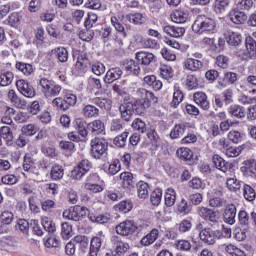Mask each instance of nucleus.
<instances>
[{"label": "nucleus", "mask_w": 256, "mask_h": 256, "mask_svg": "<svg viewBox=\"0 0 256 256\" xmlns=\"http://www.w3.org/2000/svg\"><path fill=\"white\" fill-rule=\"evenodd\" d=\"M137 95L141 97V99L136 101L134 111H136L137 115H145L149 107H151V102L157 103V97H155L153 92L144 88H139Z\"/></svg>", "instance_id": "nucleus-1"}, {"label": "nucleus", "mask_w": 256, "mask_h": 256, "mask_svg": "<svg viewBox=\"0 0 256 256\" xmlns=\"http://www.w3.org/2000/svg\"><path fill=\"white\" fill-rule=\"evenodd\" d=\"M38 89L43 93L46 99H53V97H57L59 93H61L63 88L61 85L55 83V81L41 77L38 79Z\"/></svg>", "instance_id": "nucleus-2"}, {"label": "nucleus", "mask_w": 256, "mask_h": 256, "mask_svg": "<svg viewBox=\"0 0 256 256\" xmlns=\"http://www.w3.org/2000/svg\"><path fill=\"white\" fill-rule=\"evenodd\" d=\"M216 29L217 26L215 20L201 15L196 18L192 25V31H194V33H199L200 35L202 33H213Z\"/></svg>", "instance_id": "nucleus-3"}, {"label": "nucleus", "mask_w": 256, "mask_h": 256, "mask_svg": "<svg viewBox=\"0 0 256 256\" xmlns=\"http://www.w3.org/2000/svg\"><path fill=\"white\" fill-rule=\"evenodd\" d=\"M91 156L94 159H107L109 143L103 138L96 137L91 140Z\"/></svg>", "instance_id": "nucleus-4"}, {"label": "nucleus", "mask_w": 256, "mask_h": 256, "mask_svg": "<svg viewBox=\"0 0 256 256\" xmlns=\"http://www.w3.org/2000/svg\"><path fill=\"white\" fill-rule=\"evenodd\" d=\"M52 103L54 107H57L60 111H67L70 107L77 105V96L73 93H68L64 98H55Z\"/></svg>", "instance_id": "nucleus-5"}, {"label": "nucleus", "mask_w": 256, "mask_h": 256, "mask_svg": "<svg viewBox=\"0 0 256 256\" xmlns=\"http://www.w3.org/2000/svg\"><path fill=\"white\" fill-rule=\"evenodd\" d=\"M85 215H87V208L79 205L70 207L63 212L64 219H68L70 221H81Z\"/></svg>", "instance_id": "nucleus-6"}, {"label": "nucleus", "mask_w": 256, "mask_h": 256, "mask_svg": "<svg viewBox=\"0 0 256 256\" xmlns=\"http://www.w3.org/2000/svg\"><path fill=\"white\" fill-rule=\"evenodd\" d=\"M105 241V234L102 231L98 232L96 236L92 237L90 241V249L88 256H97L99 251H101V246Z\"/></svg>", "instance_id": "nucleus-7"}, {"label": "nucleus", "mask_w": 256, "mask_h": 256, "mask_svg": "<svg viewBox=\"0 0 256 256\" xmlns=\"http://www.w3.org/2000/svg\"><path fill=\"white\" fill-rule=\"evenodd\" d=\"M16 87L18 91H20V93L24 95V97H28V98L35 97V88H33V86L29 83V81H26L23 79L17 80Z\"/></svg>", "instance_id": "nucleus-8"}, {"label": "nucleus", "mask_w": 256, "mask_h": 256, "mask_svg": "<svg viewBox=\"0 0 256 256\" xmlns=\"http://www.w3.org/2000/svg\"><path fill=\"white\" fill-rule=\"evenodd\" d=\"M135 229V222L131 220H126L116 226V233L118 235H121L122 237H127V235L135 233Z\"/></svg>", "instance_id": "nucleus-9"}, {"label": "nucleus", "mask_w": 256, "mask_h": 256, "mask_svg": "<svg viewBox=\"0 0 256 256\" xmlns=\"http://www.w3.org/2000/svg\"><path fill=\"white\" fill-rule=\"evenodd\" d=\"M193 129L190 123L184 122L180 124H176L174 128L170 132L171 139H179L181 135H185V133H189Z\"/></svg>", "instance_id": "nucleus-10"}, {"label": "nucleus", "mask_w": 256, "mask_h": 256, "mask_svg": "<svg viewBox=\"0 0 256 256\" xmlns=\"http://www.w3.org/2000/svg\"><path fill=\"white\" fill-rule=\"evenodd\" d=\"M200 240L206 245H215L217 241V230L213 231L211 228H205L199 233Z\"/></svg>", "instance_id": "nucleus-11"}, {"label": "nucleus", "mask_w": 256, "mask_h": 256, "mask_svg": "<svg viewBox=\"0 0 256 256\" xmlns=\"http://www.w3.org/2000/svg\"><path fill=\"white\" fill-rule=\"evenodd\" d=\"M240 171L245 177H256V160L249 159L242 163Z\"/></svg>", "instance_id": "nucleus-12"}, {"label": "nucleus", "mask_w": 256, "mask_h": 256, "mask_svg": "<svg viewBox=\"0 0 256 256\" xmlns=\"http://www.w3.org/2000/svg\"><path fill=\"white\" fill-rule=\"evenodd\" d=\"M236 217H237V206H235V204H228L223 214L224 221L228 225H235Z\"/></svg>", "instance_id": "nucleus-13"}, {"label": "nucleus", "mask_w": 256, "mask_h": 256, "mask_svg": "<svg viewBox=\"0 0 256 256\" xmlns=\"http://www.w3.org/2000/svg\"><path fill=\"white\" fill-rule=\"evenodd\" d=\"M119 111L123 121H131V117L135 113V106L131 102H126L120 105Z\"/></svg>", "instance_id": "nucleus-14"}, {"label": "nucleus", "mask_w": 256, "mask_h": 256, "mask_svg": "<svg viewBox=\"0 0 256 256\" xmlns=\"http://www.w3.org/2000/svg\"><path fill=\"white\" fill-rule=\"evenodd\" d=\"M230 21L235 25H243L245 21H247V13L239 10L238 8H234L229 13Z\"/></svg>", "instance_id": "nucleus-15"}, {"label": "nucleus", "mask_w": 256, "mask_h": 256, "mask_svg": "<svg viewBox=\"0 0 256 256\" xmlns=\"http://www.w3.org/2000/svg\"><path fill=\"white\" fill-rule=\"evenodd\" d=\"M15 116V109L9 106H3L1 109V123L4 125H13V117Z\"/></svg>", "instance_id": "nucleus-16"}, {"label": "nucleus", "mask_w": 256, "mask_h": 256, "mask_svg": "<svg viewBox=\"0 0 256 256\" xmlns=\"http://www.w3.org/2000/svg\"><path fill=\"white\" fill-rule=\"evenodd\" d=\"M122 21H129V23H133L134 25H143L145 21H147V16L142 13H134L122 16Z\"/></svg>", "instance_id": "nucleus-17"}, {"label": "nucleus", "mask_w": 256, "mask_h": 256, "mask_svg": "<svg viewBox=\"0 0 256 256\" xmlns=\"http://www.w3.org/2000/svg\"><path fill=\"white\" fill-rule=\"evenodd\" d=\"M92 135H105V124L101 120H94L87 125Z\"/></svg>", "instance_id": "nucleus-18"}, {"label": "nucleus", "mask_w": 256, "mask_h": 256, "mask_svg": "<svg viewBox=\"0 0 256 256\" xmlns=\"http://www.w3.org/2000/svg\"><path fill=\"white\" fill-rule=\"evenodd\" d=\"M111 243L116 250L117 255H121V253H126V251H129V244L121 241L119 236H112Z\"/></svg>", "instance_id": "nucleus-19"}, {"label": "nucleus", "mask_w": 256, "mask_h": 256, "mask_svg": "<svg viewBox=\"0 0 256 256\" xmlns=\"http://www.w3.org/2000/svg\"><path fill=\"white\" fill-rule=\"evenodd\" d=\"M135 58L140 65H151L155 61V55L145 51L137 52Z\"/></svg>", "instance_id": "nucleus-20"}, {"label": "nucleus", "mask_w": 256, "mask_h": 256, "mask_svg": "<svg viewBox=\"0 0 256 256\" xmlns=\"http://www.w3.org/2000/svg\"><path fill=\"white\" fill-rule=\"evenodd\" d=\"M119 177L124 189H133L135 187V177L131 172H122Z\"/></svg>", "instance_id": "nucleus-21"}, {"label": "nucleus", "mask_w": 256, "mask_h": 256, "mask_svg": "<svg viewBox=\"0 0 256 256\" xmlns=\"http://www.w3.org/2000/svg\"><path fill=\"white\" fill-rule=\"evenodd\" d=\"M184 67L188 71H201L203 69L204 64L203 61L197 60L195 58H187L184 62Z\"/></svg>", "instance_id": "nucleus-22"}, {"label": "nucleus", "mask_w": 256, "mask_h": 256, "mask_svg": "<svg viewBox=\"0 0 256 256\" xmlns=\"http://www.w3.org/2000/svg\"><path fill=\"white\" fill-rule=\"evenodd\" d=\"M123 75V71L121 68H111L106 72V75L104 77L105 83H114V81H117V79H120Z\"/></svg>", "instance_id": "nucleus-23"}, {"label": "nucleus", "mask_w": 256, "mask_h": 256, "mask_svg": "<svg viewBox=\"0 0 256 256\" xmlns=\"http://www.w3.org/2000/svg\"><path fill=\"white\" fill-rule=\"evenodd\" d=\"M194 101L196 105H199L203 111H209V100H207V94L204 92L194 93Z\"/></svg>", "instance_id": "nucleus-24"}, {"label": "nucleus", "mask_w": 256, "mask_h": 256, "mask_svg": "<svg viewBox=\"0 0 256 256\" xmlns=\"http://www.w3.org/2000/svg\"><path fill=\"white\" fill-rule=\"evenodd\" d=\"M163 31L164 33H166V35H169V37L178 38L183 37V35H185V28L178 26L166 25L163 27Z\"/></svg>", "instance_id": "nucleus-25"}, {"label": "nucleus", "mask_w": 256, "mask_h": 256, "mask_svg": "<svg viewBox=\"0 0 256 256\" xmlns=\"http://www.w3.org/2000/svg\"><path fill=\"white\" fill-rule=\"evenodd\" d=\"M52 55H55L56 59L60 63H67V61H69V51L65 47H58L53 49Z\"/></svg>", "instance_id": "nucleus-26"}, {"label": "nucleus", "mask_w": 256, "mask_h": 256, "mask_svg": "<svg viewBox=\"0 0 256 256\" xmlns=\"http://www.w3.org/2000/svg\"><path fill=\"white\" fill-rule=\"evenodd\" d=\"M159 237V230L158 229H152L150 233H148L146 236H144L140 243L144 247H148V245H152V243H155L157 241V238Z\"/></svg>", "instance_id": "nucleus-27"}, {"label": "nucleus", "mask_w": 256, "mask_h": 256, "mask_svg": "<svg viewBox=\"0 0 256 256\" xmlns=\"http://www.w3.org/2000/svg\"><path fill=\"white\" fill-rule=\"evenodd\" d=\"M226 41L232 47H237V45L241 44L242 37L238 32L228 31L226 33Z\"/></svg>", "instance_id": "nucleus-28"}, {"label": "nucleus", "mask_w": 256, "mask_h": 256, "mask_svg": "<svg viewBox=\"0 0 256 256\" xmlns=\"http://www.w3.org/2000/svg\"><path fill=\"white\" fill-rule=\"evenodd\" d=\"M187 19H189V13L184 10H176L171 14V20L174 23H187Z\"/></svg>", "instance_id": "nucleus-29"}, {"label": "nucleus", "mask_w": 256, "mask_h": 256, "mask_svg": "<svg viewBox=\"0 0 256 256\" xmlns=\"http://www.w3.org/2000/svg\"><path fill=\"white\" fill-rule=\"evenodd\" d=\"M212 162L214 163L216 169H219V171H222L223 173H227V170L229 169V163H227L221 156L214 155Z\"/></svg>", "instance_id": "nucleus-30"}, {"label": "nucleus", "mask_w": 256, "mask_h": 256, "mask_svg": "<svg viewBox=\"0 0 256 256\" xmlns=\"http://www.w3.org/2000/svg\"><path fill=\"white\" fill-rule=\"evenodd\" d=\"M228 113L236 119H243L245 117V108L240 105H231L228 109Z\"/></svg>", "instance_id": "nucleus-31"}, {"label": "nucleus", "mask_w": 256, "mask_h": 256, "mask_svg": "<svg viewBox=\"0 0 256 256\" xmlns=\"http://www.w3.org/2000/svg\"><path fill=\"white\" fill-rule=\"evenodd\" d=\"M63 175H65V170L63 166L59 164H55L52 166L50 171V177L53 181H59V179H63Z\"/></svg>", "instance_id": "nucleus-32"}, {"label": "nucleus", "mask_w": 256, "mask_h": 256, "mask_svg": "<svg viewBox=\"0 0 256 256\" xmlns=\"http://www.w3.org/2000/svg\"><path fill=\"white\" fill-rule=\"evenodd\" d=\"M8 98L11 101V103L16 105L19 109H23V107H27V102L17 97V93H15V90H9Z\"/></svg>", "instance_id": "nucleus-33"}, {"label": "nucleus", "mask_w": 256, "mask_h": 256, "mask_svg": "<svg viewBox=\"0 0 256 256\" xmlns=\"http://www.w3.org/2000/svg\"><path fill=\"white\" fill-rule=\"evenodd\" d=\"M175 201H177V192L173 188H168L165 193V205L167 207H173Z\"/></svg>", "instance_id": "nucleus-34"}, {"label": "nucleus", "mask_w": 256, "mask_h": 256, "mask_svg": "<svg viewBox=\"0 0 256 256\" xmlns=\"http://www.w3.org/2000/svg\"><path fill=\"white\" fill-rule=\"evenodd\" d=\"M86 125H87V122H85V119L83 118H76L74 120V127H76L81 137H87L88 135V131L86 130Z\"/></svg>", "instance_id": "nucleus-35"}, {"label": "nucleus", "mask_w": 256, "mask_h": 256, "mask_svg": "<svg viewBox=\"0 0 256 256\" xmlns=\"http://www.w3.org/2000/svg\"><path fill=\"white\" fill-rule=\"evenodd\" d=\"M13 73L10 71H2L0 72V85L1 87H8V85H11L13 83Z\"/></svg>", "instance_id": "nucleus-36"}, {"label": "nucleus", "mask_w": 256, "mask_h": 256, "mask_svg": "<svg viewBox=\"0 0 256 256\" xmlns=\"http://www.w3.org/2000/svg\"><path fill=\"white\" fill-rule=\"evenodd\" d=\"M82 114L86 119H91L93 117H99V109L93 105H86L82 109Z\"/></svg>", "instance_id": "nucleus-37"}, {"label": "nucleus", "mask_w": 256, "mask_h": 256, "mask_svg": "<svg viewBox=\"0 0 256 256\" xmlns=\"http://www.w3.org/2000/svg\"><path fill=\"white\" fill-rule=\"evenodd\" d=\"M246 51L250 59H256V41L251 37L246 39Z\"/></svg>", "instance_id": "nucleus-38"}, {"label": "nucleus", "mask_w": 256, "mask_h": 256, "mask_svg": "<svg viewBox=\"0 0 256 256\" xmlns=\"http://www.w3.org/2000/svg\"><path fill=\"white\" fill-rule=\"evenodd\" d=\"M137 191L139 199H147L149 197V184L143 181L138 182Z\"/></svg>", "instance_id": "nucleus-39"}, {"label": "nucleus", "mask_w": 256, "mask_h": 256, "mask_svg": "<svg viewBox=\"0 0 256 256\" xmlns=\"http://www.w3.org/2000/svg\"><path fill=\"white\" fill-rule=\"evenodd\" d=\"M243 196H244V199H246V201H249V202L255 201V199H256L255 189L253 187H251V185H249V184H244Z\"/></svg>", "instance_id": "nucleus-40"}, {"label": "nucleus", "mask_w": 256, "mask_h": 256, "mask_svg": "<svg viewBox=\"0 0 256 256\" xmlns=\"http://www.w3.org/2000/svg\"><path fill=\"white\" fill-rule=\"evenodd\" d=\"M226 185L227 189H229V191H232L233 193H237V191L241 190V182L235 177L228 178L226 180Z\"/></svg>", "instance_id": "nucleus-41"}, {"label": "nucleus", "mask_w": 256, "mask_h": 256, "mask_svg": "<svg viewBox=\"0 0 256 256\" xmlns=\"http://www.w3.org/2000/svg\"><path fill=\"white\" fill-rule=\"evenodd\" d=\"M16 69L23 73L26 77H29L33 73V65L24 62H17Z\"/></svg>", "instance_id": "nucleus-42"}, {"label": "nucleus", "mask_w": 256, "mask_h": 256, "mask_svg": "<svg viewBox=\"0 0 256 256\" xmlns=\"http://www.w3.org/2000/svg\"><path fill=\"white\" fill-rule=\"evenodd\" d=\"M126 71H130L133 75H139L141 73V67L135 60H127L125 64Z\"/></svg>", "instance_id": "nucleus-43"}, {"label": "nucleus", "mask_w": 256, "mask_h": 256, "mask_svg": "<svg viewBox=\"0 0 256 256\" xmlns=\"http://www.w3.org/2000/svg\"><path fill=\"white\" fill-rule=\"evenodd\" d=\"M93 101L97 105V107H100V109H104L105 111H110L111 109L110 99L97 97V98H94Z\"/></svg>", "instance_id": "nucleus-44"}, {"label": "nucleus", "mask_w": 256, "mask_h": 256, "mask_svg": "<svg viewBox=\"0 0 256 256\" xmlns=\"http://www.w3.org/2000/svg\"><path fill=\"white\" fill-rule=\"evenodd\" d=\"M0 137L6 141V143H11L13 141V132L9 126H3L0 128Z\"/></svg>", "instance_id": "nucleus-45"}, {"label": "nucleus", "mask_w": 256, "mask_h": 256, "mask_svg": "<svg viewBox=\"0 0 256 256\" xmlns=\"http://www.w3.org/2000/svg\"><path fill=\"white\" fill-rule=\"evenodd\" d=\"M231 4V0H215L214 9L216 13H223Z\"/></svg>", "instance_id": "nucleus-46"}, {"label": "nucleus", "mask_w": 256, "mask_h": 256, "mask_svg": "<svg viewBox=\"0 0 256 256\" xmlns=\"http://www.w3.org/2000/svg\"><path fill=\"white\" fill-rule=\"evenodd\" d=\"M84 189L86 191H90V193H101L105 190V186L95 184V183H92V182H86L84 184Z\"/></svg>", "instance_id": "nucleus-47"}, {"label": "nucleus", "mask_w": 256, "mask_h": 256, "mask_svg": "<svg viewBox=\"0 0 256 256\" xmlns=\"http://www.w3.org/2000/svg\"><path fill=\"white\" fill-rule=\"evenodd\" d=\"M162 197H163V190H161V188L155 189L150 196V201L152 205L157 207L161 203Z\"/></svg>", "instance_id": "nucleus-48"}, {"label": "nucleus", "mask_w": 256, "mask_h": 256, "mask_svg": "<svg viewBox=\"0 0 256 256\" xmlns=\"http://www.w3.org/2000/svg\"><path fill=\"white\" fill-rule=\"evenodd\" d=\"M15 220V215H13V212L9 210H5L0 215V221L4 225H11L13 221Z\"/></svg>", "instance_id": "nucleus-49"}, {"label": "nucleus", "mask_w": 256, "mask_h": 256, "mask_svg": "<svg viewBox=\"0 0 256 256\" xmlns=\"http://www.w3.org/2000/svg\"><path fill=\"white\" fill-rule=\"evenodd\" d=\"M176 153L179 159L183 161H189V159L193 158V152L189 148L182 147L178 149Z\"/></svg>", "instance_id": "nucleus-50"}, {"label": "nucleus", "mask_w": 256, "mask_h": 256, "mask_svg": "<svg viewBox=\"0 0 256 256\" xmlns=\"http://www.w3.org/2000/svg\"><path fill=\"white\" fill-rule=\"evenodd\" d=\"M61 235L63 239L73 237V226L67 222H63L61 225Z\"/></svg>", "instance_id": "nucleus-51"}, {"label": "nucleus", "mask_w": 256, "mask_h": 256, "mask_svg": "<svg viewBox=\"0 0 256 256\" xmlns=\"http://www.w3.org/2000/svg\"><path fill=\"white\" fill-rule=\"evenodd\" d=\"M42 227L45 229V231H47V233H53L57 230L53 220H51L49 217H42Z\"/></svg>", "instance_id": "nucleus-52"}, {"label": "nucleus", "mask_w": 256, "mask_h": 256, "mask_svg": "<svg viewBox=\"0 0 256 256\" xmlns=\"http://www.w3.org/2000/svg\"><path fill=\"white\" fill-rule=\"evenodd\" d=\"M127 137H129V132L124 131L122 134L114 138V145H116V147H125V144L127 143Z\"/></svg>", "instance_id": "nucleus-53"}, {"label": "nucleus", "mask_w": 256, "mask_h": 256, "mask_svg": "<svg viewBox=\"0 0 256 256\" xmlns=\"http://www.w3.org/2000/svg\"><path fill=\"white\" fill-rule=\"evenodd\" d=\"M225 251L231 256H247V254H245V251L241 250L233 244L227 245Z\"/></svg>", "instance_id": "nucleus-54"}, {"label": "nucleus", "mask_w": 256, "mask_h": 256, "mask_svg": "<svg viewBox=\"0 0 256 256\" xmlns=\"http://www.w3.org/2000/svg\"><path fill=\"white\" fill-rule=\"evenodd\" d=\"M177 211L183 215H189L191 213V206L187 203V200L182 199L177 205Z\"/></svg>", "instance_id": "nucleus-55"}, {"label": "nucleus", "mask_w": 256, "mask_h": 256, "mask_svg": "<svg viewBox=\"0 0 256 256\" xmlns=\"http://www.w3.org/2000/svg\"><path fill=\"white\" fill-rule=\"evenodd\" d=\"M184 99L183 91L179 88L175 87V91L173 94L172 107H177Z\"/></svg>", "instance_id": "nucleus-56"}, {"label": "nucleus", "mask_w": 256, "mask_h": 256, "mask_svg": "<svg viewBox=\"0 0 256 256\" xmlns=\"http://www.w3.org/2000/svg\"><path fill=\"white\" fill-rule=\"evenodd\" d=\"M110 220L111 218L109 217V214H99L97 216H90V221H92L93 223H100L101 225L109 223Z\"/></svg>", "instance_id": "nucleus-57"}, {"label": "nucleus", "mask_w": 256, "mask_h": 256, "mask_svg": "<svg viewBox=\"0 0 256 256\" xmlns=\"http://www.w3.org/2000/svg\"><path fill=\"white\" fill-rule=\"evenodd\" d=\"M229 141L232 143H241L243 141V134L237 130H231L227 135Z\"/></svg>", "instance_id": "nucleus-58"}, {"label": "nucleus", "mask_w": 256, "mask_h": 256, "mask_svg": "<svg viewBox=\"0 0 256 256\" xmlns=\"http://www.w3.org/2000/svg\"><path fill=\"white\" fill-rule=\"evenodd\" d=\"M124 125L125 124L121 119H113L110 123V131L113 133H119L120 131H123Z\"/></svg>", "instance_id": "nucleus-59"}, {"label": "nucleus", "mask_w": 256, "mask_h": 256, "mask_svg": "<svg viewBox=\"0 0 256 256\" xmlns=\"http://www.w3.org/2000/svg\"><path fill=\"white\" fill-rule=\"evenodd\" d=\"M132 129L139 131L140 133H145L147 131V125L140 118H136L132 123Z\"/></svg>", "instance_id": "nucleus-60"}, {"label": "nucleus", "mask_w": 256, "mask_h": 256, "mask_svg": "<svg viewBox=\"0 0 256 256\" xmlns=\"http://www.w3.org/2000/svg\"><path fill=\"white\" fill-rule=\"evenodd\" d=\"M119 171H121V162L119 161V159H115L109 165L108 174L109 175H117V173H119Z\"/></svg>", "instance_id": "nucleus-61"}, {"label": "nucleus", "mask_w": 256, "mask_h": 256, "mask_svg": "<svg viewBox=\"0 0 256 256\" xmlns=\"http://www.w3.org/2000/svg\"><path fill=\"white\" fill-rule=\"evenodd\" d=\"M38 131L39 129L33 124H28L22 127V133L26 137H31L35 135V133H37Z\"/></svg>", "instance_id": "nucleus-62"}, {"label": "nucleus", "mask_w": 256, "mask_h": 256, "mask_svg": "<svg viewBox=\"0 0 256 256\" xmlns=\"http://www.w3.org/2000/svg\"><path fill=\"white\" fill-rule=\"evenodd\" d=\"M160 75L163 77V79H171V77H173V68H171L169 65H161Z\"/></svg>", "instance_id": "nucleus-63"}, {"label": "nucleus", "mask_w": 256, "mask_h": 256, "mask_svg": "<svg viewBox=\"0 0 256 256\" xmlns=\"http://www.w3.org/2000/svg\"><path fill=\"white\" fill-rule=\"evenodd\" d=\"M238 221L240 225H243V226L249 225L250 223L249 213H247V211L245 210H240L238 212Z\"/></svg>", "instance_id": "nucleus-64"}]
</instances>
